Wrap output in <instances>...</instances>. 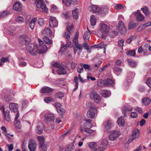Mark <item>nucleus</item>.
I'll return each instance as SVG.
<instances>
[{"mask_svg":"<svg viewBox=\"0 0 151 151\" xmlns=\"http://www.w3.org/2000/svg\"><path fill=\"white\" fill-rule=\"evenodd\" d=\"M51 33V31L50 29L47 28L45 29L42 32L43 34H45L48 35H50Z\"/></svg>","mask_w":151,"mask_h":151,"instance_id":"nucleus-38","label":"nucleus"},{"mask_svg":"<svg viewBox=\"0 0 151 151\" xmlns=\"http://www.w3.org/2000/svg\"><path fill=\"white\" fill-rule=\"evenodd\" d=\"M127 62L129 65L132 67H134L137 66L136 63L134 61L129 60H127Z\"/></svg>","mask_w":151,"mask_h":151,"instance_id":"nucleus-43","label":"nucleus"},{"mask_svg":"<svg viewBox=\"0 0 151 151\" xmlns=\"http://www.w3.org/2000/svg\"><path fill=\"white\" fill-rule=\"evenodd\" d=\"M0 109L1 110H2L3 111L4 117V121H6L8 122H10V118L9 115V111L7 110L5 111L4 106H2L1 107H0Z\"/></svg>","mask_w":151,"mask_h":151,"instance_id":"nucleus-5","label":"nucleus"},{"mask_svg":"<svg viewBox=\"0 0 151 151\" xmlns=\"http://www.w3.org/2000/svg\"><path fill=\"white\" fill-rule=\"evenodd\" d=\"M108 140L105 138L103 139L101 141V145L103 147H105L108 145Z\"/></svg>","mask_w":151,"mask_h":151,"instance_id":"nucleus-37","label":"nucleus"},{"mask_svg":"<svg viewBox=\"0 0 151 151\" xmlns=\"http://www.w3.org/2000/svg\"><path fill=\"white\" fill-rule=\"evenodd\" d=\"M36 132L38 134H41L42 132V129L40 126H37L36 130Z\"/></svg>","mask_w":151,"mask_h":151,"instance_id":"nucleus-54","label":"nucleus"},{"mask_svg":"<svg viewBox=\"0 0 151 151\" xmlns=\"http://www.w3.org/2000/svg\"><path fill=\"white\" fill-rule=\"evenodd\" d=\"M35 3L37 7L41 9L43 12L46 13L48 12V9L44 3L43 0H36Z\"/></svg>","mask_w":151,"mask_h":151,"instance_id":"nucleus-2","label":"nucleus"},{"mask_svg":"<svg viewBox=\"0 0 151 151\" xmlns=\"http://www.w3.org/2000/svg\"><path fill=\"white\" fill-rule=\"evenodd\" d=\"M58 22L55 17H50V26L52 27H57L58 26Z\"/></svg>","mask_w":151,"mask_h":151,"instance_id":"nucleus-9","label":"nucleus"},{"mask_svg":"<svg viewBox=\"0 0 151 151\" xmlns=\"http://www.w3.org/2000/svg\"><path fill=\"white\" fill-rule=\"evenodd\" d=\"M44 41L48 45H50L51 44L52 42V40H50L49 38L47 37H45L43 38Z\"/></svg>","mask_w":151,"mask_h":151,"instance_id":"nucleus-41","label":"nucleus"},{"mask_svg":"<svg viewBox=\"0 0 151 151\" xmlns=\"http://www.w3.org/2000/svg\"><path fill=\"white\" fill-rule=\"evenodd\" d=\"M145 25L142 24L137 29V31L139 32L145 28Z\"/></svg>","mask_w":151,"mask_h":151,"instance_id":"nucleus-57","label":"nucleus"},{"mask_svg":"<svg viewBox=\"0 0 151 151\" xmlns=\"http://www.w3.org/2000/svg\"><path fill=\"white\" fill-rule=\"evenodd\" d=\"M110 65V64L109 63H108L104 66L101 68L99 70V71L100 72H102L104 70L106 69V68L109 66Z\"/></svg>","mask_w":151,"mask_h":151,"instance_id":"nucleus-62","label":"nucleus"},{"mask_svg":"<svg viewBox=\"0 0 151 151\" xmlns=\"http://www.w3.org/2000/svg\"><path fill=\"white\" fill-rule=\"evenodd\" d=\"M91 23V25L94 26L96 23V20L95 16L93 15H92L90 19Z\"/></svg>","mask_w":151,"mask_h":151,"instance_id":"nucleus-33","label":"nucleus"},{"mask_svg":"<svg viewBox=\"0 0 151 151\" xmlns=\"http://www.w3.org/2000/svg\"><path fill=\"white\" fill-rule=\"evenodd\" d=\"M118 32L115 31H112L111 32H110L109 33V36L111 37H114L115 36L117 35H118Z\"/></svg>","mask_w":151,"mask_h":151,"instance_id":"nucleus-48","label":"nucleus"},{"mask_svg":"<svg viewBox=\"0 0 151 151\" xmlns=\"http://www.w3.org/2000/svg\"><path fill=\"white\" fill-rule=\"evenodd\" d=\"M78 10L76 9L72 11V14L73 18L75 19H77L78 18Z\"/></svg>","mask_w":151,"mask_h":151,"instance_id":"nucleus-25","label":"nucleus"},{"mask_svg":"<svg viewBox=\"0 0 151 151\" xmlns=\"http://www.w3.org/2000/svg\"><path fill=\"white\" fill-rule=\"evenodd\" d=\"M137 25L136 23L132 21L130 22L129 24L128 27L130 29H133L137 27Z\"/></svg>","mask_w":151,"mask_h":151,"instance_id":"nucleus-24","label":"nucleus"},{"mask_svg":"<svg viewBox=\"0 0 151 151\" xmlns=\"http://www.w3.org/2000/svg\"><path fill=\"white\" fill-rule=\"evenodd\" d=\"M93 105V104L91 102H89L88 103V107L89 109V110H96V108Z\"/></svg>","mask_w":151,"mask_h":151,"instance_id":"nucleus-47","label":"nucleus"},{"mask_svg":"<svg viewBox=\"0 0 151 151\" xmlns=\"http://www.w3.org/2000/svg\"><path fill=\"white\" fill-rule=\"evenodd\" d=\"M122 69L121 68L116 66L114 67L113 68L114 71L116 73H120L122 72Z\"/></svg>","mask_w":151,"mask_h":151,"instance_id":"nucleus-36","label":"nucleus"},{"mask_svg":"<svg viewBox=\"0 0 151 151\" xmlns=\"http://www.w3.org/2000/svg\"><path fill=\"white\" fill-rule=\"evenodd\" d=\"M40 43L39 45H36L35 46L33 44L29 45L27 48V50L29 53L32 55H37L38 53L40 54L45 52L47 50L46 45L44 44L43 42L39 39Z\"/></svg>","mask_w":151,"mask_h":151,"instance_id":"nucleus-1","label":"nucleus"},{"mask_svg":"<svg viewBox=\"0 0 151 151\" xmlns=\"http://www.w3.org/2000/svg\"><path fill=\"white\" fill-rule=\"evenodd\" d=\"M2 98L3 100L7 102L10 101L12 100V96L10 95H4Z\"/></svg>","mask_w":151,"mask_h":151,"instance_id":"nucleus-27","label":"nucleus"},{"mask_svg":"<svg viewBox=\"0 0 151 151\" xmlns=\"http://www.w3.org/2000/svg\"><path fill=\"white\" fill-rule=\"evenodd\" d=\"M75 147L73 143H70L69 145L66 148L64 151H73ZM64 149H61L60 150V151H64Z\"/></svg>","mask_w":151,"mask_h":151,"instance_id":"nucleus-20","label":"nucleus"},{"mask_svg":"<svg viewBox=\"0 0 151 151\" xmlns=\"http://www.w3.org/2000/svg\"><path fill=\"white\" fill-rule=\"evenodd\" d=\"M142 101V103L145 106L149 105L151 102L150 99L148 98H144Z\"/></svg>","mask_w":151,"mask_h":151,"instance_id":"nucleus-23","label":"nucleus"},{"mask_svg":"<svg viewBox=\"0 0 151 151\" xmlns=\"http://www.w3.org/2000/svg\"><path fill=\"white\" fill-rule=\"evenodd\" d=\"M74 81L76 83V88L74 89V90H75L78 88V78L77 77H75L74 78Z\"/></svg>","mask_w":151,"mask_h":151,"instance_id":"nucleus-61","label":"nucleus"},{"mask_svg":"<svg viewBox=\"0 0 151 151\" xmlns=\"http://www.w3.org/2000/svg\"><path fill=\"white\" fill-rule=\"evenodd\" d=\"M133 14L136 16L137 19L139 21H142L144 20V17L143 15L140 13L139 10H138L137 12H133Z\"/></svg>","mask_w":151,"mask_h":151,"instance_id":"nucleus-11","label":"nucleus"},{"mask_svg":"<svg viewBox=\"0 0 151 151\" xmlns=\"http://www.w3.org/2000/svg\"><path fill=\"white\" fill-rule=\"evenodd\" d=\"M104 81L99 80L97 81V86L99 87H102L104 86Z\"/></svg>","mask_w":151,"mask_h":151,"instance_id":"nucleus-45","label":"nucleus"},{"mask_svg":"<svg viewBox=\"0 0 151 151\" xmlns=\"http://www.w3.org/2000/svg\"><path fill=\"white\" fill-rule=\"evenodd\" d=\"M101 61L99 60L94 65V69L96 70H97L99 68L100 64L101 63Z\"/></svg>","mask_w":151,"mask_h":151,"instance_id":"nucleus-53","label":"nucleus"},{"mask_svg":"<svg viewBox=\"0 0 151 151\" xmlns=\"http://www.w3.org/2000/svg\"><path fill=\"white\" fill-rule=\"evenodd\" d=\"M67 31L70 34H72L74 30L73 27L72 25L67 27Z\"/></svg>","mask_w":151,"mask_h":151,"instance_id":"nucleus-44","label":"nucleus"},{"mask_svg":"<svg viewBox=\"0 0 151 151\" xmlns=\"http://www.w3.org/2000/svg\"><path fill=\"white\" fill-rule=\"evenodd\" d=\"M52 65L54 67H57L59 68L62 66L60 64L57 62L52 63Z\"/></svg>","mask_w":151,"mask_h":151,"instance_id":"nucleus-59","label":"nucleus"},{"mask_svg":"<svg viewBox=\"0 0 151 151\" xmlns=\"http://www.w3.org/2000/svg\"><path fill=\"white\" fill-rule=\"evenodd\" d=\"M57 109L58 113L61 115L63 114L64 113L63 109L61 107L59 108H58Z\"/></svg>","mask_w":151,"mask_h":151,"instance_id":"nucleus-56","label":"nucleus"},{"mask_svg":"<svg viewBox=\"0 0 151 151\" xmlns=\"http://www.w3.org/2000/svg\"><path fill=\"white\" fill-rule=\"evenodd\" d=\"M14 9L17 11H19L22 9L21 4L18 2H16L13 5Z\"/></svg>","mask_w":151,"mask_h":151,"instance_id":"nucleus-19","label":"nucleus"},{"mask_svg":"<svg viewBox=\"0 0 151 151\" xmlns=\"http://www.w3.org/2000/svg\"><path fill=\"white\" fill-rule=\"evenodd\" d=\"M124 119V117L122 116L120 117L117 120V122L119 127H122L124 125L125 122Z\"/></svg>","mask_w":151,"mask_h":151,"instance_id":"nucleus-21","label":"nucleus"},{"mask_svg":"<svg viewBox=\"0 0 151 151\" xmlns=\"http://www.w3.org/2000/svg\"><path fill=\"white\" fill-rule=\"evenodd\" d=\"M143 13L146 15L147 16L150 14V12L148 11L147 8L146 7H143L141 9Z\"/></svg>","mask_w":151,"mask_h":151,"instance_id":"nucleus-42","label":"nucleus"},{"mask_svg":"<svg viewBox=\"0 0 151 151\" xmlns=\"http://www.w3.org/2000/svg\"><path fill=\"white\" fill-rule=\"evenodd\" d=\"M87 78L88 80H89L90 79L93 81H94L96 80V78L94 77H92L91 76V75L90 73H88L87 75Z\"/></svg>","mask_w":151,"mask_h":151,"instance_id":"nucleus-60","label":"nucleus"},{"mask_svg":"<svg viewBox=\"0 0 151 151\" xmlns=\"http://www.w3.org/2000/svg\"><path fill=\"white\" fill-rule=\"evenodd\" d=\"M104 124L105 129L107 130L110 129L113 126V123L110 119L107 120L106 122H104Z\"/></svg>","mask_w":151,"mask_h":151,"instance_id":"nucleus-14","label":"nucleus"},{"mask_svg":"<svg viewBox=\"0 0 151 151\" xmlns=\"http://www.w3.org/2000/svg\"><path fill=\"white\" fill-rule=\"evenodd\" d=\"M81 131L82 132H84L88 133L91 134L93 132V131L88 128H84L83 129L82 128L81 129Z\"/></svg>","mask_w":151,"mask_h":151,"instance_id":"nucleus-28","label":"nucleus"},{"mask_svg":"<svg viewBox=\"0 0 151 151\" xmlns=\"http://www.w3.org/2000/svg\"><path fill=\"white\" fill-rule=\"evenodd\" d=\"M135 38V36L132 35L127 40L126 42L127 43H130Z\"/></svg>","mask_w":151,"mask_h":151,"instance_id":"nucleus-58","label":"nucleus"},{"mask_svg":"<svg viewBox=\"0 0 151 151\" xmlns=\"http://www.w3.org/2000/svg\"><path fill=\"white\" fill-rule=\"evenodd\" d=\"M63 96V94L61 92H58L55 95V97L57 99H61Z\"/></svg>","mask_w":151,"mask_h":151,"instance_id":"nucleus-49","label":"nucleus"},{"mask_svg":"<svg viewBox=\"0 0 151 151\" xmlns=\"http://www.w3.org/2000/svg\"><path fill=\"white\" fill-rule=\"evenodd\" d=\"M113 83V81L112 79H108L104 81V86H108L109 85H111Z\"/></svg>","mask_w":151,"mask_h":151,"instance_id":"nucleus-32","label":"nucleus"},{"mask_svg":"<svg viewBox=\"0 0 151 151\" xmlns=\"http://www.w3.org/2000/svg\"><path fill=\"white\" fill-rule=\"evenodd\" d=\"M73 48L74 53L75 54L76 53L78 50L81 52L83 49L82 45L80 44H78L76 45H73Z\"/></svg>","mask_w":151,"mask_h":151,"instance_id":"nucleus-12","label":"nucleus"},{"mask_svg":"<svg viewBox=\"0 0 151 151\" xmlns=\"http://www.w3.org/2000/svg\"><path fill=\"white\" fill-rule=\"evenodd\" d=\"M9 14L8 11H5L0 13V18L5 17Z\"/></svg>","mask_w":151,"mask_h":151,"instance_id":"nucleus-40","label":"nucleus"},{"mask_svg":"<svg viewBox=\"0 0 151 151\" xmlns=\"http://www.w3.org/2000/svg\"><path fill=\"white\" fill-rule=\"evenodd\" d=\"M96 110H89L87 112V116L89 118H94L95 116V113L96 112Z\"/></svg>","mask_w":151,"mask_h":151,"instance_id":"nucleus-13","label":"nucleus"},{"mask_svg":"<svg viewBox=\"0 0 151 151\" xmlns=\"http://www.w3.org/2000/svg\"><path fill=\"white\" fill-rule=\"evenodd\" d=\"M90 98L93 100L94 102L98 103L101 100V97L99 94L97 93L91 91L89 93Z\"/></svg>","mask_w":151,"mask_h":151,"instance_id":"nucleus-3","label":"nucleus"},{"mask_svg":"<svg viewBox=\"0 0 151 151\" xmlns=\"http://www.w3.org/2000/svg\"><path fill=\"white\" fill-rule=\"evenodd\" d=\"M66 5L67 6H70L71 4L76 5L78 1L76 0H63Z\"/></svg>","mask_w":151,"mask_h":151,"instance_id":"nucleus-17","label":"nucleus"},{"mask_svg":"<svg viewBox=\"0 0 151 151\" xmlns=\"http://www.w3.org/2000/svg\"><path fill=\"white\" fill-rule=\"evenodd\" d=\"M9 107L10 110L12 111L16 112L18 111V106L15 103H10L9 104Z\"/></svg>","mask_w":151,"mask_h":151,"instance_id":"nucleus-15","label":"nucleus"},{"mask_svg":"<svg viewBox=\"0 0 151 151\" xmlns=\"http://www.w3.org/2000/svg\"><path fill=\"white\" fill-rule=\"evenodd\" d=\"M15 121L16 122L14 123L15 127L16 129H21V125L20 121L17 120Z\"/></svg>","mask_w":151,"mask_h":151,"instance_id":"nucleus-39","label":"nucleus"},{"mask_svg":"<svg viewBox=\"0 0 151 151\" xmlns=\"http://www.w3.org/2000/svg\"><path fill=\"white\" fill-rule=\"evenodd\" d=\"M132 110V108H126L124 107L122 109V113L124 114V116H126V112L129 111H131Z\"/></svg>","mask_w":151,"mask_h":151,"instance_id":"nucleus-31","label":"nucleus"},{"mask_svg":"<svg viewBox=\"0 0 151 151\" xmlns=\"http://www.w3.org/2000/svg\"><path fill=\"white\" fill-rule=\"evenodd\" d=\"M45 101L47 103H49L53 101L52 99L50 97H45L44 99Z\"/></svg>","mask_w":151,"mask_h":151,"instance_id":"nucleus-55","label":"nucleus"},{"mask_svg":"<svg viewBox=\"0 0 151 151\" xmlns=\"http://www.w3.org/2000/svg\"><path fill=\"white\" fill-rule=\"evenodd\" d=\"M135 51L134 50H132L130 51H128L126 52L127 55L134 56L135 55Z\"/></svg>","mask_w":151,"mask_h":151,"instance_id":"nucleus-46","label":"nucleus"},{"mask_svg":"<svg viewBox=\"0 0 151 151\" xmlns=\"http://www.w3.org/2000/svg\"><path fill=\"white\" fill-rule=\"evenodd\" d=\"M119 135V133L118 131H113L109 136V139L111 141H114L117 139Z\"/></svg>","mask_w":151,"mask_h":151,"instance_id":"nucleus-6","label":"nucleus"},{"mask_svg":"<svg viewBox=\"0 0 151 151\" xmlns=\"http://www.w3.org/2000/svg\"><path fill=\"white\" fill-rule=\"evenodd\" d=\"M124 7L121 4H116L114 6V9L116 10H119L121 9L122 8H124Z\"/></svg>","mask_w":151,"mask_h":151,"instance_id":"nucleus-51","label":"nucleus"},{"mask_svg":"<svg viewBox=\"0 0 151 151\" xmlns=\"http://www.w3.org/2000/svg\"><path fill=\"white\" fill-rule=\"evenodd\" d=\"M118 29L119 32L123 34L126 32V29L125 27L123 21H119L118 26Z\"/></svg>","mask_w":151,"mask_h":151,"instance_id":"nucleus-8","label":"nucleus"},{"mask_svg":"<svg viewBox=\"0 0 151 151\" xmlns=\"http://www.w3.org/2000/svg\"><path fill=\"white\" fill-rule=\"evenodd\" d=\"M73 47V45L72 46L71 45V42L69 40H68L67 41L66 44L65 45H62V47H61V49H62L64 47Z\"/></svg>","mask_w":151,"mask_h":151,"instance_id":"nucleus-50","label":"nucleus"},{"mask_svg":"<svg viewBox=\"0 0 151 151\" xmlns=\"http://www.w3.org/2000/svg\"><path fill=\"white\" fill-rule=\"evenodd\" d=\"M37 144L33 140H30L29 141L28 148L30 151H35L37 148Z\"/></svg>","mask_w":151,"mask_h":151,"instance_id":"nucleus-7","label":"nucleus"},{"mask_svg":"<svg viewBox=\"0 0 151 151\" xmlns=\"http://www.w3.org/2000/svg\"><path fill=\"white\" fill-rule=\"evenodd\" d=\"M80 65L81 66V67L79 68H77V71L78 73H81L83 72V67H82L83 65L82 63L80 64Z\"/></svg>","mask_w":151,"mask_h":151,"instance_id":"nucleus-63","label":"nucleus"},{"mask_svg":"<svg viewBox=\"0 0 151 151\" xmlns=\"http://www.w3.org/2000/svg\"><path fill=\"white\" fill-rule=\"evenodd\" d=\"M90 35V33L89 32H86L84 33L83 35V37L84 40L86 42L89 40Z\"/></svg>","mask_w":151,"mask_h":151,"instance_id":"nucleus-35","label":"nucleus"},{"mask_svg":"<svg viewBox=\"0 0 151 151\" xmlns=\"http://www.w3.org/2000/svg\"><path fill=\"white\" fill-rule=\"evenodd\" d=\"M100 92L104 97H108L109 96V92L106 90L102 89L100 90Z\"/></svg>","mask_w":151,"mask_h":151,"instance_id":"nucleus-30","label":"nucleus"},{"mask_svg":"<svg viewBox=\"0 0 151 151\" xmlns=\"http://www.w3.org/2000/svg\"><path fill=\"white\" fill-rule=\"evenodd\" d=\"M37 20V19L36 18H34L29 23V26L30 28L33 29L34 28L35 25V22Z\"/></svg>","mask_w":151,"mask_h":151,"instance_id":"nucleus-26","label":"nucleus"},{"mask_svg":"<svg viewBox=\"0 0 151 151\" xmlns=\"http://www.w3.org/2000/svg\"><path fill=\"white\" fill-rule=\"evenodd\" d=\"M88 145L89 147L91 149H93L96 147V145L94 142H89L88 143Z\"/></svg>","mask_w":151,"mask_h":151,"instance_id":"nucleus-52","label":"nucleus"},{"mask_svg":"<svg viewBox=\"0 0 151 151\" xmlns=\"http://www.w3.org/2000/svg\"><path fill=\"white\" fill-rule=\"evenodd\" d=\"M45 120L49 122L54 121L55 117L53 114L50 113H48L45 114L44 116Z\"/></svg>","mask_w":151,"mask_h":151,"instance_id":"nucleus-10","label":"nucleus"},{"mask_svg":"<svg viewBox=\"0 0 151 151\" xmlns=\"http://www.w3.org/2000/svg\"><path fill=\"white\" fill-rule=\"evenodd\" d=\"M58 73L59 74L66 75L67 73V71L65 70V68L62 66L57 71Z\"/></svg>","mask_w":151,"mask_h":151,"instance_id":"nucleus-22","label":"nucleus"},{"mask_svg":"<svg viewBox=\"0 0 151 151\" xmlns=\"http://www.w3.org/2000/svg\"><path fill=\"white\" fill-rule=\"evenodd\" d=\"M63 17L65 19H68L70 18L69 14L67 12H65L63 14Z\"/></svg>","mask_w":151,"mask_h":151,"instance_id":"nucleus-64","label":"nucleus"},{"mask_svg":"<svg viewBox=\"0 0 151 151\" xmlns=\"http://www.w3.org/2000/svg\"><path fill=\"white\" fill-rule=\"evenodd\" d=\"M100 31L103 33L101 35V37L103 39H105L106 37V36L104 35V34H106L108 32L109 27L107 25L104 23H101L100 25Z\"/></svg>","mask_w":151,"mask_h":151,"instance_id":"nucleus-4","label":"nucleus"},{"mask_svg":"<svg viewBox=\"0 0 151 151\" xmlns=\"http://www.w3.org/2000/svg\"><path fill=\"white\" fill-rule=\"evenodd\" d=\"M53 89L48 87H45L42 88L41 89V91L42 93H49L52 91Z\"/></svg>","mask_w":151,"mask_h":151,"instance_id":"nucleus-18","label":"nucleus"},{"mask_svg":"<svg viewBox=\"0 0 151 151\" xmlns=\"http://www.w3.org/2000/svg\"><path fill=\"white\" fill-rule=\"evenodd\" d=\"M22 40L24 44H28L29 42V39L28 37L26 35H23L22 36Z\"/></svg>","mask_w":151,"mask_h":151,"instance_id":"nucleus-34","label":"nucleus"},{"mask_svg":"<svg viewBox=\"0 0 151 151\" xmlns=\"http://www.w3.org/2000/svg\"><path fill=\"white\" fill-rule=\"evenodd\" d=\"M90 11L92 13H97L101 11L100 8L95 5H92L90 7Z\"/></svg>","mask_w":151,"mask_h":151,"instance_id":"nucleus-16","label":"nucleus"},{"mask_svg":"<svg viewBox=\"0 0 151 151\" xmlns=\"http://www.w3.org/2000/svg\"><path fill=\"white\" fill-rule=\"evenodd\" d=\"M37 139L40 142V147L44 146V145H46L44 144V137L42 136H38L37 137Z\"/></svg>","mask_w":151,"mask_h":151,"instance_id":"nucleus-29","label":"nucleus"}]
</instances>
